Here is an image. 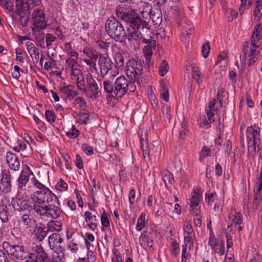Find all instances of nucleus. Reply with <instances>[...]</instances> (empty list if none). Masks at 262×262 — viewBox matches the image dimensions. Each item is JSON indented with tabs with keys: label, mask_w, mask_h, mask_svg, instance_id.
I'll return each instance as SVG.
<instances>
[{
	"label": "nucleus",
	"mask_w": 262,
	"mask_h": 262,
	"mask_svg": "<svg viewBox=\"0 0 262 262\" xmlns=\"http://www.w3.org/2000/svg\"><path fill=\"white\" fill-rule=\"evenodd\" d=\"M101 221L102 225L104 227H110V221L108 217V214L104 210L103 213L101 216Z\"/></svg>",
	"instance_id": "obj_51"
},
{
	"label": "nucleus",
	"mask_w": 262,
	"mask_h": 262,
	"mask_svg": "<svg viewBox=\"0 0 262 262\" xmlns=\"http://www.w3.org/2000/svg\"><path fill=\"white\" fill-rule=\"evenodd\" d=\"M208 244L211 247L212 249H213L214 247L216 246V244H217V242H216V239L215 238L214 233L212 234H209Z\"/></svg>",
	"instance_id": "obj_59"
},
{
	"label": "nucleus",
	"mask_w": 262,
	"mask_h": 262,
	"mask_svg": "<svg viewBox=\"0 0 262 262\" xmlns=\"http://www.w3.org/2000/svg\"><path fill=\"white\" fill-rule=\"evenodd\" d=\"M192 68L193 77L196 79L197 83L200 84L202 82L203 75L198 68Z\"/></svg>",
	"instance_id": "obj_43"
},
{
	"label": "nucleus",
	"mask_w": 262,
	"mask_h": 262,
	"mask_svg": "<svg viewBox=\"0 0 262 262\" xmlns=\"http://www.w3.org/2000/svg\"><path fill=\"white\" fill-rule=\"evenodd\" d=\"M10 254L16 259L23 260L27 256V253L24 251L23 247L18 245H10Z\"/></svg>",
	"instance_id": "obj_19"
},
{
	"label": "nucleus",
	"mask_w": 262,
	"mask_h": 262,
	"mask_svg": "<svg viewBox=\"0 0 262 262\" xmlns=\"http://www.w3.org/2000/svg\"><path fill=\"white\" fill-rule=\"evenodd\" d=\"M149 19H151L153 25L159 26L162 20V15L161 12H155L152 11V13L148 16Z\"/></svg>",
	"instance_id": "obj_29"
},
{
	"label": "nucleus",
	"mask_w": 262,
	"mask_h": 262,
	"mask_svg": "<svg viewBox=\"0 0 262 262\" xmlns=\"http://www.w3.org/2000/svg\"><path fill=\"white\" fill-rule=\"evenodd\" d=\"M104 91L110 94H114L115 88L113 82L109 80H105L103 82Z\"/></svg>",
	"instance_id": "obj_34"
},
{
	"label": "nucleus",
	"mask_w": 262,
	"mask_h": 262,
	"mask_svg": "<svg viewBox=\"0 0 262 262\" xmlns=\"http://www.w3.org/2000/svg\"><path fill=\"white\" fill-rule=\"evenodd\" d=\"M211 153V150L208 147L206 146H203L200 152V160H202L203 159L205 158L208 156H210Z\"/></svg>",
	"instance_id": "obj_47"
},
{
	"label": "nucleus",
	"mask_w": 262,
	"mask_h": 262,
	"mask_svg": "<svg viewBox=\"0 0 262 262\" xmlns=\"http://www.w3.org/2000/svg\"><path fill=\"white\" fill-rule=\"evenodd\" d=\"M171 247L172 249L171 250V252L172 255H174V256H177L179 252L180 249L178 244L176 241L172 243Z\"/></svg>",
	"instance_id": "obj_56"
},
{
	"label": "nucleus",
	"mask_w": 262,
	"mask_h": 262,
	"mask_svg": "<svg viewBox=\"0 0 262 262\" xmlns=\"http://www.w3.org/2000/svg\"><path fill=\"white\" fill-rule=\"evenodd\" d=\"M33 4V0H15V7L17 14L20 16V22L23 26H27L29 20V9Z\"/></svg>",
	"instance_id": "obj_6"
},
{
	"label": "nucleus",
	"mask_w": 262,
	"mask_h": 262,
	"mask_svg": "<svg viewBox=\"0 0 262 262\" xmlns=\"http://www.w3.org/2000/svg\"><path fill=\"white\" fill-rule=\"evenodd\" d=\"M34 36L37 46L45 48V34L43 30L34 28Z\"/></svg>",
	"instance_id": "obj_23"
},
{
	"label": "nucleus",
	"mask_w": 262,
	"mask_h": 262,
	"mask_svg": "<svg viewBox=\"0 0 262 262\" xmlns=\"http://www.w3.org/2000/svg\"><path fill=\"white\" fill-rule=\"evenodd\" d=\"M210 43L208 41H207L203 45L202 49V53L203 56L206 58L208 57V54L210 52Z\"/></svg>",
	"instance_id": "obj_52"
},
{
	"label": "nucleus",
	"mask_w": 262,
	"mask_h": 262,
	"mask_svg": "<svg viewBox=\"0 0 262 262\" xmlns=\"http://www.w3.org/2000/svg\"><path fill=\"white\" fill-rule=\"evenodd\" d=\"M71 105L76 110H83L86 106V102L83 97L79 96L73 100Z\"/></svg>",
	"instance_id": "obj_28"
},
{
	"label": "nucleus",
	"mask_w": 262,
	"mask_h": 262,
	"mask_svg": "<svg viewBox=\"0 0 262 262\" xmlns=\"http://www.w3.org/2000/svg\"><path fill=\"white\" fill-rule=\"evenodd\" d=\"M19 41L21 43H23L24 41L25 40H28L26 42V47L27 50L30 54V56L33 58V51L32 50L33 49V43L31 41V40L30 38L28 37L27 36H19Z\"/></svg>",
	"instance_id": "obj_30"
},
{
	"label": "nucleus",
	"mask_w": 262,
	"mask_h": 262,
	"mask_svg": "<svg viewBox=\"0 0 262 262\" xmlns=\"http://www.w3.org/2000/svg\"><path fill=\"white\" fill-rule=\"evenodd\" d=\"M22 220L24 224L27 225L28 227H32L33 225V214L31 213H26L24 214L22 216Z\"/></svg>",
	"instance_id": "obj_39"
},
{
	"label": "nucleus",
	"mask_w": 262,
	"mask_h": 262,
	"mask_svg": "<svg viewBox=\"0 0 262 262\" xmlns=\"http://www.w3.org/2000/svg\"><path fill=\"white\" fill-rule=\"evenodd\" d=\"M63 241L59 234L54 233L49 237V244L50 248L54 252L59 254L61 252V247L59 245Z\"/></svg>",
	"instance_id": "obj_15"
},
{
	"label": "nucleus",
	"mask_w": 262,
	"mask_h": 262,
	"mask_svg": "<svg viewBox=\"0 0 262 262\" xmlns=\"http://www.w3.org/2000/svg\"><path fill=\"white\" fill-rule=\"evenodd\" d=\"M216 195V194L215 192L214 193H206L205 194V202L208 205H209V203L211 202H212L214 201V196Z\"/></svg>",
	"instance_id": "obj_62"
},
{
	"label": "nucleus",
	"mask_w": 262,
	"mask_h": 262,
	"mask_svg": "<svg viewBox=\"0 0 262 262\" xmlns=\"http://www.w3.org/2000/svg\"><path fill=\"white\" fill-rule=\"evenodd\" d=\"M162 176L166 188L168 189L171 187L174 182L173 174L170 171L165 170L162 172Z\"/></svg>",
	"instance_id": "obj_25"
},
{
	"label": "nucleus",
	"mask_w": 262,
	"mask_h": 262,
	"mask_svg": "<svg viewBox=\"0 0 262 262\" xmlns=\"http://www.w3.org/2000/svg\"><path fill=\"white\" fill-rule=\"evenodd\" d=\"M116 15L118 18L125 22L129 28L132 29L142 28V31L145 29L147 32L151 33L147 21L143 20L132 8L119 5L116 9Z\"/></svg>",
	"instance_id": "obj_1"
},
{
	"label": "nucleus",
	"mask_w": 262,
	"mask_h": 262,
	"mask_svg": "<svg viewBox=\"0 0 262 262\" xmlns=\"http://www.w3.org/2000/svg\"><path fill=\"white\" fill-rule=\"evenodd\" d=\"M141 29L142 30V28L132 29L128 28L127 33L125 31V35L123 36V42H124L126 39H127L129 43L138 41L141 38H142Z\"/></svg>",
	"instance_id": "obj_17"
},
{
	"label": "nucleus",
	"mask_w": 262,
	"mask_h": 262,
	"mask_svg": "<svg viewBox=\"0 0 262 262\" xmlns=\"http://www.w3.org/2000/svg\"><path fill=\"white\" fill-rule=\"evenodd\" d=\"M19 192L25 199H33V187L31 183H29L27 186H24L22 188H18Z\"/></svg>",
	"instance_id": "obj_24"
},
{
	"label": "nucleus",
	"mask_w": 262,
	"mask_h": 262,
	"mask_svg": "<svg viewBox=\"0 0 262 262\" xmlns=\"http://www.w3.org/2000/svg\"><path fill=\"white\" fill-rule=\"evenodd\" d=\"M242 52L244 54V55L243 56V60L245 62L247 59V55L249 52H250L248 55L249 59L247 62V64L249 67L252 66L255 62L257 59V55L260 54V51L256 53L255 49L250 47L249 41L245 42L243 47Z\"/></svg>",
	"instance_id": "obj_12"
},
{
	"label": "nucleus",
	"mask_w": 262,
	"mask_h": 262,
	"mask_svg": "<svg viewBox=\"0 0 262 262\" xmlns=\"http://www.w3.org/2000/svg\"><path fill=\"white\" fill-rule=\"evenodd\" d=\"M140 145L142 149L144 158H146L147 155V157L149 156V149L148 145V136L146 133L142 134L140 136Z\"/></svg>",
	"instance_id": "obj_21"
},
{
	"label": "nucleus",
	"mask_w": 262,
	"mask_h": 262,
	"mask_svg": "<svg viewBox=\"0 0 262 262\" xmlns=\"http://www.w3.org/2000/svg\"><path fill=\"white\" fill-rule=\"evenodd\" d=\"M81 148L83 151L88 155H92L94 154L93 148L88 144H83L81 146Z\"/></svg>",
	"instance_id": "obj_54"
},
{
	"label": "nucleus",
	"mask_w": 262,
	"mask_h": 262,
	"mask_svg": "<svg viewBox=\"0 0 262 262\" xmlns=\"http://www.w3.org/2000/svg\"><path fill=\"white\" fill-rule=\"evenodd\" d=\"M11 205L15 210L19 211H27V213H30L32 210V207L28 199L21 200L17 198L13 199L11 201Z\"/></svg>",
	"instance_id": "obj_14"
},
{
	"label": "nucleus",
	"mask_w": 262,
	"mask_h": 262,
	"mask_svg": "<svg viewBox=\"0 0 262 262\" xmlns=\"http://www.w3.org/2000/svg\"><path fill=\"white\" fill-rule=\"evenodd\" d=\"M156 41H152L150 45H146L143 49L144 56H151L156 50Z\"/></svg>",
	"instance_id": "obj_32"
},
{
	"label": "nucleus",
	"mask_w": 262,
	"mask_h": 262,
	"mask_svg": "<svg viewBox=\"0 0 262 262\" xmlns=\"http://www.w3.org/2000/svg\"><path fill=\"white\" fill-rule=\"evenodd\" d=\"M100 74L103 77L110 73L113 77L118 73V69L111 59L104 54H101L98 59Z\"/></svg>",
	"instance_id": "obj_8"
},
{
	"label": "nucleus",
	"mask_w": 262,
	"mask_h": 262,
	"mask_svg": "<svg viewBox=\"0 0 262 262\" xmlns=\"http://www.w3.org/2000/svg\"><path fill=\"white\" fill-rule=\"evenodd\" d=\"M162 111L163 115L165 116V121H167L169 122L171 118V116L170 113V107L167 104L164 105L162 108Z\"/></svg>",
	"instance_id": "obj_40"
},
{
	"label": "nucleus",
	"mask_w": 262,
	"mask_h": 262,
	"mask_svg": "<svg viewBox=\"0 0 262 262\" xmlns=\"http://www.w3.org/2000/svg\"><path fill=\"white\" fill-rule=\"evenodd\" d=\"M6 161L8 164H14L16 162H18L17 157L13 152L9 151L6 154Z\"/></svg>",
	"instance_id": "obj_42"
},
{
	"label": "nucleus",
	"mask_w": 262,
	"mask_h": 262,
	"mask_svg": "<svg viewBox=\"0 0 262 262\" xmlns=\"http://www.w3.org/2000/svg\"><path fill=\"white\" fill-rule=\"evenodd\" d=\"M143 71V66L141 60L139 59L132 58L126 63V74L128 77H130V80L137 81L140 83L138 80L139 76L141 74Z\"/></svg>",
	"instance_id": "obj_5"
},
{
	"label": "nucleus",
	"mask_w": 262,
	"mask_h": 262,
	"mask_svg": "<svg viewBox=\"0 0 262 262\" xmlns=\"http://www.w3.org/2000/svg\"><path fill=\"white\" fill-rule=\"evenodd\" d=\"M200 198L201 194L200 193L193 195L189 200V204L190 207H196L198 205Z\"/></svg>",
	"instance_id": "obj_46"
},
{
	"label": "nucleus",
	"mask_w": 262,
	"mask_h": 262,
	"mask_svg": "<svg viewBox=\"0 0 262 262\" xmlns=\"http://www.w3.org/2000/svg\"><path fill=\"white\" fill-rule=\"evenodd\" d=\"M101 85H99L93 78V76L89 74L86 75V84H85V91H82L83 93L88 92H91L90 97L91 98H97L99 96V93L101 92Z\"/></svg>",
	"instance_id": "obj_11"
},
{
	"label": "nucleus",
	"mask_w": 262,
	"mask_h": 262,
	"mask_svg": "<svg viewBox=\"0 0 262 262\" xmlns=\"http://www.w3.org/2000/svg\"><path fill=\"white\" fill-rule=\"evenodd\" d=\"M114 59L116 63L115 66L116 67L118 66V68H121L124 66V57L121 52H116L114 55Z\"/></svg>",
	"instance_id": "obj_33"
},
{
	"label": "nucleus",
	"mask_w": 262,
	"mask_h": 262,
	"mask_svg": "<svg viewBox=\"0 0 262 262\" xmlns=\"http://www.w3.org/2000/svg\"><path fill=\"white\" fill-rule=\"evenodd\" d=\"M233 223L235 225H240L243 221V216L241 212H236L234 215Z\"/></svg>",
	"instance_id": "obj_49"
},
{
	"label": "nucleus",
	"mask_w": 262,
	"mask_h": 262,
	"mask_svg": "<svg viewBox=\"0 0 262 262\" xmlns=\"http://www.w3.org/2000/svg\"><path fill=\"white\" fill-rule=\"evenodd\" d=\"M56 200L58 205H60L58 198L48 188L34 191V202L38 203V205L45 203H49Z\"/></svg>",
	"instance_id": "obj_9"
},
{
	"label": "nucleus",
	"mask_w": 262,
	"mask_h": 262,
	"mask_svg": "<svg viewBox=\"0 0 262 262\" xmlns=\"http://www.w3.org/2000/svg\"><path fill=\"white\" fill-rule=\"evenodd\" d=\"M84 216H85V220L86 222L93 220L94 221H97V216L95 215H93L92 213L89 211H86L84 212Z\"/></svg>",
	"instance_id": "obj_60"
},
{
	"label": "nucleus",
	"mask_w": 262,
	"mask_h": 262,
	"mask_svg": "<svg viewBox=\"0 0 262 262\" xmlns=\"http://www.w3.org/2000/svg\"><path fill=\"white\" fill-rule=\"evenodd\" d=\"M113 253L114 255L112 257V260L114 259L115 261H122L121 254L118 249H114L113 250Z\"/></svg>",
	"instance_id": "obj_61"
},
{
	"label": "nucleus",
	"mask_w": 262,
	"mask_h": 262,
	"mask_svg": "<svg viewBox=\"0 0 262 262\" xmlns=\"http://www.w3.org/2000/svg\"><path fill=\"white\" fill-rule=\"evenodd\" d=\"M152 7L148 2H141L139 11L143 18L147 19L148 16L152 12Z\"/></svg>",
	"instance_id": "obj_22"
},
{
	"label": "nucleus",
	"mask_w": 262,
	"mask_h": 262,
	"mask_svg": "<svg viewBox=\"0 0 262 262\" xmlns=\"http://www.w3.org/2000/svg\"><path fill=\"white\" fill-rule=\"evenodd\" d=\"M135 82L132 80L128 81L124 76L117 78L114 82L115 96L121 98L125 95L128 90L130 92H134L136 90Z\"/></svg>",
	"instance_id": "obj_4"
},
{
	"label": "nucleus",
	"mask_w": 262,
	"mask_h": 262,
	"mask_svg": "<svg viewBox=\"0 0 262 262\" xmlns=\"http://www.w3.org/2000/svg\"><path fill=\"white\" fill-rule=\"evenodd\" d=\"M45 116L48 121L50 123H53L56 120V115L52 111L46 110L45 112Z\"/></svg>",
	"instance_id": "obj_48"
},
{
	"label": "nucleus",
	"mask_w": 262,
	"mask_h": 262,
	"mask_svg": "<svg viewBox=\"0 0 262 262\" xmlns=\"http://www.w3.org/2000/svg\"><path fill=\"white\" fill-rule=\"evenodd\" d=\"M34 210L38 215L41 216L50 217L54 219L59 217L62 211L59 207L53 204L44 206L34 204Z\"/></svg>",
	"instance_id": "obj_7"
},
{
	"label": "nucleus",
	"mask_w": 262,
	"mask_h": 262,
	"mask_svg": "<svg viewBox=\"0 0 262 262\" xmlns=\"http://www.w3.org/2000/svg\"><path fill=\"white\" fill-rule=\"evenodd\" d=\"M48 230L45 226L36 228L34 230L35 239L38 242H41L47 235Z\"/></svg>",
	"instance_id": "obj_27"
},
{
	"label": "nucleus",
	"mask_w": 262,
	"mask_h": 262,
	"mask_svg": "<svg viewBox=\"0 0 262 262\" xmlns=\"http://www.w3.org/2000/svg\"><path fill=\"white\" fill-rule=\"evenodd\" d=\"M261 39L260 35L259 33L253 32L251 38H250V47H251V46H253L254 49H257L259 48L258 45H257L256 43L258 42V41Z\"/></svg>",
	"instance_id": "obj_36"
},
{
	"label": "nucleus",
	"mask_w": 262,
	"mask_h": 262,
	"mask_svg": "<svg viewBox=\"0 0 262 262\" xmlns=\"http://www.w3.org/2000/svg\"><path fill=\"white\" fill-rule=\"evenodd\" d=\"M145 226V214L144 212L141 213L140 216L138 219L136 225V230L138 231L142 230Z\"/></svg>",
	"instance_id": "obj_38"
},
{
	"label": "nucleus",
	"mask_w": 262,
	"mask_h": 262,
	"mask_svg": "<svg viewBox=\"0 0 262 262\" xmlns=\"http://www.w3.org/2000/svg\"><path fill=\"white\" fill-rule=\"evenodd\" d=\"M44 188L48 189L45 186L40 183L34 177V191L44 189Z\"/></svg>",
	"instance_id": "obj_55"
},
{
	"label": "nucleus",
	"mask_w": 262,
	"mask_h": 262,
	"mask_svg": "<svg viewBox=\"0 0 262 262\" xmlns=\"http://www.w3.org/2000/svg\"><path fill=\"white\" fill-rule=\"evenodd\" d=\"M183 229L185 244L188 245L189 249L193 248L195 235L191 224L189 222L186 223Z\"/></svg>",
	"instance_id": "obj_16"
},
{
	"label": "nucleus",
	"mask_w": 262,
	"mask_h": 262,
	"mask_svg": "<svg viewBox=\"0 0 262 262\" xmlns=\"http://www.w3.org/2000/svg\"><path fill=\"white\" fill-rule=\"evenodd\" d=\"M79 130H77L74 126H73L71 130L66 133V135L68 137L74 139L78 137L79 135Z\"/></svg>",
	"instance_id": "obj_53"
},
{
	"label": "nucleus",
	"mask_w": 262,
	"mask_h": 262,
	"mask_svg": "<svg viewBox=\"0 0 262 262\" xmlns=\"http://www.w3.org/2000/svg\"><path fill=\"white\" fill-rule=\"evenodd\" d=\"M246 131L248 140V151L249 154H253L258 152L260 149L259 146L261 143L260 129L254 125L248 127Z\"/></svg>",
	"instance_id": "obj_3"
},
{
	"label": "nucleus",
	"mask_w": 262,
	"mask_h": 262,
	"mask_svg": "<svg viewBox=\"0 0 262 262\" xmlns=\"http://www.w3.org/2000/svg\"><path fill=\"white\" fill-rule=\"evenodd\" d=\"M9 212L8 208L6 205H2L0 207V219L2 222L6 223L8 221Z\"/></svg>",
	"instance_id": "obj_31"
},
{
	"label": "nucleus",
	"mask_w": 262,
	"mask_h": 262,
	"mask_svg": "<svg viewBox=\"0 0 262 262\" xmlns=\"http://www.w3.org/2000/svg\"><path fill=\"white\" fill-rule=\"evenodd\" d=\"M168 64L166 60H163L159 67V73L161 76H164L167 72Z\"/></svg>",
	"instance_id": "obj_41"
},
{
	"label": "nucleus",
	"mask_w": 262,
	"mask_h": 262,
	"mask_svg": "<svg viewBox=\"0 0 262 262\" xmlns=\"http://www.w3.org/2000/svg\"><path fill=\"white\" fill-rule=\"evenodd\" d=\"M59 94L61 97L66 101H71L78 95V92L75 90V86L71 84L60 87Z\"/></svg>",
	"instance_id": "obj_13"
},
{
	"label": "nucleus",
	"mask_w": 262,
	"mask_h": 262,
	"mask_svg": "<svg viewBox=\"0 0 262 262\" xmlns=\"http://www.w3.org/2000/svg\"><path fill=\"white\" fill-rule=\"evenodd\" d=\"M11 189L10 176L7 173H3L2 178L0 181V192L7 193Z\"/></svg>",
	"instance_id": "obj_18"
},
{
	"label": "nucleus",
	"mask_w": 262,
	"mask_h": 262,
	"mask_svg": "<svg viewBox=\"0 0 262 262\" xmlns=\"http://www.w3.org/2000/svg\"><path fill=\"white\" fill-rule=\"evenodd\" d=\"M83 52L91 60L94 61H96L98 58L99 59L100 56L102 54L94 52L92 50L90 49H84Z\"/></svg>",
	"instance_id": "obj_37"
},
{
	"label": "nucleus",
	"mask_w": 262,
	"mask_h": 262,
	"mask_svg": "<svg viewBox=\"0 0 262 262\" xmlns=\"http://www.w3.org/2000/svg\"><path fill=\"white\" fill-rule=\"evenodd\" d=\"M80 120L82 121L83 124H85L87 121L89 120V114L87 112H80L78 115Z\"/></svg>",
	"instance_id": "obj_57"
},
{
	"label": "nucleus",
	"mask_w": 262,
	"mask_h": 262,
	"mask_svg": "<svg viewBox=\"0 0 262 262\" xmlns=\"http://www.w3.org/2000/svg\"><path fill=\"white\" fill-rule=\"evenodd\" d=\"M73 80H75L76 82V85L78 90L81 91H85V82L83 74L74 78Z\"/></svg>",
	"instance_id": "obj_35"
},
{
	"label": "nucleus",
	"mask_w": 262,
	"mask_h": 262,
	"mask_svg": "<svg viewBox=\"0 0 262 262\" xmlns=\"http://www.w3.org/2000/svg\"><path fill=\"white\" fill-rule=\"evenodd\" d=\"M56 40V37L53 36L51 34H47L46 35V43L47 46L48 47L51 45L52 42H54Z\"/></svg>",
	"instance_id": "obj_64"
},
{
	"label": "nucleus",
	"mask_w": 262,
	"mask_h": 262,
	"mask_svg": "<svg viewBox=\"0 0 262 262\" xmlns=\"http://www.w3.org/2000/svg\"><path fill=\"white\" fill-rule=\"evenodd\" d=\"M27 169H24L21 172V175L18 178L19 186L18 188H22L24 186H27L29 181V174L27 171H30L29 168L27 166V165H25Z\"/></svg>",
	"instance_id": "obj_26"
},
{
	"label": "nucleus",
	"mask_w": 262,
	"mask_h": 262,
	"mask_svg": "<svg viewBox=\"0 0 262 262\" xmlns=\"http://www.w3.org/2000/svg\"><path fill=\"white\" fill-rule=\"evenodd\" d=\"M224 244L222 241H217V244L212 249L215 252L219 253L220 255H223L225 252Z\"/></svg>",
	"instance_id": "obj_44"
},
{
	"label": "nucleus",
	"mask_w": 262,
	"mask_h": 262,
	"mask_svg": "<svg viewBox=\"0 0 262 262\" xmlns=\"http://www.w3.org/2000/svg\"><path fill=\"white\" fill-rule=\"evenodd\" d=\"M34 262H43L49 256L41 245L36 246L35 249Z\"/></svg>",
	"instance_id": "obj_20"
},
{
	"label": "nucleus",
	"mask_w": 262,
	"mask_h": 262,
	"mask_svg": "<svg viewBox=\"0 0 262 262\" xmlns=\"http://www.w3.org/2000/svg\"><path fill=\"white\" fill-rule=\"evenodd\" d=\"M47 20L43 7L41 5L34 9V28L44 30L46 29Z\"/></svg>",
	"instance_id": "obj_10"
},
{
	"label": "nucleus",
	"mask_w": 262,
	"mask_h": 262,
	"mask_svg": "<svg viewBox=\"0 0 262 262\" xmlns=\"http://www.w3.org/2000/svg\"><path fill=\"white\" fill-rule=\"evenodd\" d=\"M225 90L223 88L220 89L217 94V99L219 101V102L221 103V104H222V102L223 101V98L225 97Z\"/></svg>",
	"instance_id": "obj_63"
},
{
	"label": "nucleus",
	"mask_w": 262,
	"mask_h": 262,
	"mask_svg": "<svg viewBox=\"0 0 262 262\" xmlns=\"http://www.w3.org/2000/svg\"><path fill=\"white\" fill-rule=\"evenodd\" d=\"M128 200L129 202L130 208L132 207V206L136 202V191L134 189H131L128 194Z\"/></svg>",
	"instance_id": "obj_50"
},
{
	"label": "nucleus",
	"mask_w": 262,
	"mask_h": 262,
	"mask_svg": "<svg viewBox=\"0 0 262 262\" xmlns=\"http://www.w3.org/2000/svg\"><path fill=\"white\" fill-rule=\"evenodd\" d=\"M66 62L67 64L66 68V70H67L68 68L74 65L79 66V63L77 61V59H74V58L69 57L67 58L66 60Z\"/></svg>",
	"instance_id": "obj_58"
},
{
	"label": "nucleus",
	"mask_w": 262,
	"mask_h": 262,
	"mask_svg": "<svg viewBox=\"0 0 262 262\" xmlns=\"http://www.w3.org/2000/svg\"><path fill=\"white\" fill-rule=\"evenodd\" d=\"M105 30L111 38L120 43L123 42L125 30L122 23L116 17L112 16L106 19Z\"/></svg>",
	"instance_id": "obj_2"
},
{
	"label": "nucleus",
	"mask_w": 262,
	"mask_h": 262,
	"mask_svg": "<svg viewBox=\"0 0 262 262\" xmlns=\"http://www.w3.org/2000/svg\"><path fill=\"white\" fill-rule=\"evenodd\" d=\"M56 188L60 191H64L68 189V184L64 181V180L60 178L59 181L55 185Z\"/></svg>",
	"instance_id": "obj_45"
}]
</instances>
